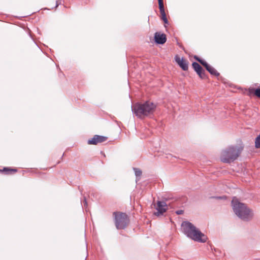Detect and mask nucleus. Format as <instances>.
<instances>
[{
    "instance_id": "3",
    "label": "nucleus",
    "mask_w": 260,
    "mask_h": 260,
    "mask_svg": "<svg viewBox=\"0 0 260 260\" xmlns=\"http://www.w3.org/2000/svg\"><path fill=\"white\" fill-rule=\"evenodd\" d=\"M156 106L152 102L147 101L143 103H136L132 106V110L136 116L144 118L152 114Z\"/></svg>"
},
{
    "instance_id": "1",
    "label": "nucleus",
    "mask_w": 260,
    "mask_h": 260,
    "mask_svg": "<svg viewBox=\"0 0 260 260\" xmlns=\"http://www.w3.org/2000/svg\"><path fill=\"white\" fill-rule=\"evenodd\" d=\"M243 148L244 145L242 143L229 146L221 152L220 156L221 161L224 163L234 161L240 155Z\"/></svg>"
},
{
    "instance_id": "14",
    "label": "nucleus",
    "mask_w": 260,
    "mask_h": 260,
    "mask_svg": "<svg viewBox=\"0 0 260 260\" xmlns=\"http://www.w3.org/2000/svg\"><path fill=\"white\" fill-rule=\"evenodd\" d=\"M2 172H5L6 174H12L16 173L17 172V170L9 168H4Z\"/></svg>"
},
{
    "instance_id": "9",
    "label": "nucleus",
    "mask_w": 260,
    "mask_h": 260,
    "mask_svg": "<svg viewBox=\"0 0 260 260\" xmlns=\"http://www.w3.org/2000/svg\"><path fill=\"white\" fill-rule=\"evenodd\" d=\"M154 40L157 44H164L167 40L166 36L164 34L160 32H155L154 35Z\"/></svg>"
},
{
    "instance_id": "11",
    "label": "nucleus",
    "mask_w": 260,
    "mask_h": 260,
    "mask_svg": "<svg viewBox=\"0 0 260 260\" xmlns=\"http://www.w3.org/2000/svg\"><path fill=\"white\" fill-rule=\"evenodd\" d=\"M248 91L250 95L254 94L257 97L260 98V88L256 89H254V88H249Z\"/></svg>"
},
{
    "instance_id": "18",
    "label": "nucleus",
    "mask_w": 260,
    "mask_h": 260,
    "mask_svg": "<svg viewBox=\"0 0 260 260\" xmlns=\"http://www.w3.org/2000/svg\"><path fill=\"white\" fill-rule=\"evenodd\" d=\"M159 8H164L163 0H158Z\"/></svg>"
},
{
    "instance_id": "19",
    "label": "nucleus",
    "mask_w": 260,
    "mask_h": 260,
    "mask_svg": "<svg viewBox=\"0 0 260 260\" xmlns=\"http://www.w3.org/2000/svg\"><path fill=\"white\" fill-rule=\"evenodd\" d=\"M176 214H178V215H181V214H182L183 213V210H177L176 212Z\"/></svg>"
},
{
    "instance_id": "13",
    "label": "nucleus",
    "mask_w": 260,
    "mask_h": 260,
    "mask_svg": "<svg viewBox=\"0 0 260 260\" xmlns=\"http://www.w3.org/2000/svg\"><path fill=\"white\" fill-rule=\"evenodd\" d=\"M192 66L197 73L202 71L203 69L202 67L197 62H193L192 64Z\"/></svg>"
},
{
    "instance_id": "7",
    "label": "nucleus",
    "mask_w": 260,
    "mask_h": 260,
    "mask_svg": "<svg viewBox=\"0 0 260 260\" xmlns=\"http://www.w3.org/2000/svg\"><path fill=\"white\" fill-rule=\"evenodd\" d=\"M167 209L168 207L166 202L158 201L156 207V209L157 211L154 213V214L156 216L162 215L164 213L166 212Z\"/></svg>"
},
{
    "instance_id": "17",
    "label": "nucleus",
    "mask_w": 260,
    "mask_h": 260,
    "mask_svg": "<svg viewBox=\"0 0 260 260\" xmlns=\"http://www.w3.org/2000/svg\"><path fill=\"white\" fill-rule=\"evenodd\" d=\"M135 175L137 176H140L142 174V171L138 169H135Z\"/></svg>"
},
{
    "instance_id": "10",
    "label": "nucleus",
    "mask_w": 260,
    "mask_h": 260,
    "mask_svg": "<svg viewBox=\"0 0 260 260\" xmlns=\"http://www.w3.org/2000/svg\"><path fill=\"white\" fill-rule=\"evenodd\" d=\"M206 69L212 75L215 76H218L219 75V73L213 67L210 65Z\"/></svg>"
},
{
    "instance_id": "8",
    "label": "nucleus",
    "mask_w": 260,
    "mask_h": 260,
    "mask_svg": "<svg viewBox=\"0 0 260 260\" xmlns=\"http://www.w3.org/2000/svg\"><path fill=\"white\" fill-rule=\"evenodd\" d=\"M175 59L177 64L183 70L187 71L188 70V62L186 59L183 57H180L178 55L175 56Z\"/></svg>"
},
{
    "instance_id": "20",
    "label": "nucleus",
    "mask_w": 260,
    "mask_h": 260,
    "mask_svg": "<svg viewBox=\"0 0 260 260\" xmlns=\"http://www.w3.org/2000/svg\"><path fill=\"white\" fill-rule=\"evenodd\" d=\"M216 198L217 199H221L222 198L221 197H217Z\"/></svg>"
},
{
    "instance_id": "16",
    "label": "nucleus",
    "mask_w": 260,
    "mask_h": 260,
    "mask_svg": "<svg viewBox=\"0 0 260 260\" xmlns=\"http://www.w3.org/2000/svg\"><path fill=\"white\" fill-rule=\"evenodd\" d=\"M197 74L201 79H205L206 78V75H205V71H204V70H203L202 71L198 73Z\"/></svg>"
},
{
    "instance_id": "21",
    "label": "nucleus",
    "mask_w": 260,
    "mask_h": 260,
    "mask_svg": "<svg viewBox=\"0 0 260 260\" xmlns=\"http://www.w3.org/2000/svg\"><path fill=\"white\" fill-rule=\"evenodd\" d=\"M2 171H3V170H0V171H1V172H2Z\"/></svg>"
},
{
    "instance_id": "5",
    "label": "nucleus",
    "mask_w": 260,
    "mask_h": 260,
    "mask_svg": "<svg viewBox=\"0 0 260 260\" xmlns=\"http://www.w3.org/2000/svg\"><path fill=\"white\" fill-rule=\"evenodd\" d=\"M114 223L117 230L125 229L129 223V217L125 213L119 211L113 213Z\"/></svg>"
},
{
    "instance_id": "4",
    "label": "nucleus",
    "mask_w": 260,
    "mask_h": 260,
    "mask_svg": "<svg viewBox=\"0 0 260 260\" xmlns=\"http://www.w3.org/2000/svg\"><path fill=\"white\" fill-rule=\"evenodd\" d=\"M232 205L235 213L242 220H249L253 217L252 210L245 204L240 203L236 198L233 199Z\"/></svg>"
},
{
    "instance_id": "15",
    "label": "nucleus",
    "mask_w": 260,
    "mask_h": 260,
    "mask_svg": "<svg viewBox=\"0 0 260 260\" xmlns=\"http://www.w3.org/2000/svg\"><path fill=\"white\" fill-rule=\"evenodd\" d=\"M194 58L200 62L203 66L205 67V68H206L209 65L205 60L200 59L197 56H194Z\"/></svg>"
},
{
    "instance_id": "2",
    "label": "nucleus",
    "mask_w": 260,
    "mask_h": 260,
    "mask_svg": "<svg viewBox=\"0 0 260 260\" xmlns=\"http://www.w3.org/2000/svg\"><path fill=\"white\" fill-rule=\"evenodd\" d=\"M183 232L192 240L199 242H205L207 236L188 221H183L181 224Z\"/></svg>"
},
{
    "instance_id": "12",
    "label": "nucleus",
    "mask_w": 260,
    "mask_h": 260,
    "mask_svg": "<svg viewBox=\"0 0 260 260\" xmlns=\"http://www.w3.org/2000/svg\"><path fill=\"white\" fill-rule=\"evenodd\" d=\"M159 10H160V14H161L162 20L164 21V22L165 23H168V21L167 20V17H166V13H165V8H159Z\"/></svg>"
},
{
    "instance_id": "6",
    "label": "nucleus",
    "mask_w": 260,
    "mask_h": 260,
    "mask_svg": "<svg viewBox=\"0 0 260 260\" xmlns=\"http://www.w3.org/2000/svg\"><path fill=\"white\" fill-rule=\"evenodd\" d=\"M107 139V137L94 135L93 138L88 140L87 143L89 145H97L99 143L105 142Z\"/></svg>"
}]
</instances>
